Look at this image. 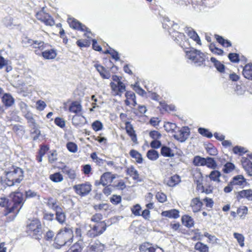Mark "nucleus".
<instances>
[{
  "label": "nucleus",
  "mask_w": 252,
  "mask_h": 252,
  "mask_svg": "<svg viewBox=\"0 0 252 252\" xmlns=\"http://www.w3.org/2000/svg\"><path fill=\"white\" fill-rule=\"evenodd\" d=\"M73 237V231L69 226H66L61 229L55 238V242L53 246L57 249L72 242Z\"/></svg>",
  "instance_id": "1"
},
{
  "label": "nucleus",
  "mask_w": 252,
  "mask_h": 252,
  "mask_svg": "<svg viewBox=\"0 0 252 252\" xmlns=\"http://www.w3.org/2000/svg\"><path fill=\"white\" fill-rule=\"evenodd\" d=\"M5 184L8 186L11 187L19 184L23 180V171L19 167H13L12 170L6 172Z\"/></svg>",
  "instance_id": "2"
},
{
  "label": "nucleus",
  "mask_w": 252,
  "mask_h": 252,
  "mask_svg": "<svg viewBox=\"0 0 252 252\" xmlns=\"http://www.w3.org/2000/svg\"><path fill=\"white\" fill-rule=\"evenodd\" d=\"M185 52L187 59L190 60L194 65L200 66L204 64L205 55L200 51L192 48Z\"/></svg>",
  "instance_id": "3"
},
{
  "label": "nucleus",
  "mask_w": 252,
  "mask_h": 252,
  "mask_svg": "<svg viewBox=\"0 0 252 252\" xmlns=\"http://www.w3.org/2000/svg\"><path fill=\"white\" fill-rule=\"evenodd\" d=\"M10 197L12 199L13 205L8 209V213H13L14 217H15L24 203L23 194L19 191H16L12 192L10 194Z\"/></svg>",
  "instance_id": "4"
},
{
  "label": "nucleus",
  "mask_w": 252,
  "mask_h": 252,
  "mask_svg": "<svg viewBox=\"0 0 252 252\" xmlns=\"http://www.w3.org/2000/svg\"><path fill=\"white\" fill-rule=\"evenodd\" d=\"M27 232L33 238L40 240L42 233L40 221L38 220H32L27 226Z\"/></svg>",
  "instance_id": "5"
},
{
  "label": "nucleus",
  "mask_w": 252,
  "mask_h": 252,
  "mask_svg": "<svg viewBox=\"0 0 252 252\" xmlns=\"http://www.w3.org/2000/svg\"><path fill=\"white\" fill-rule=\"evenodd\" d=\"M87 232V235L91 237H95L102 234L106 229V224L104 221L96 223Z\"/></svg>",
  "instance_id": "6"
},
{
  "label": "nucleus",
  "mask_w": 252,
  "mask_h": 252,
  "mask_svg": "<svg viewBox=\"0 0 252 252\" xmlns=\"http://www.w3.org/2000/svg\"><path fill=\"white\" fill-rule=\"evenodd\" d=\"M75 192L81 196H85L88 195L92 190V185L89 182L74 185L73 187Z\"/></svg>",
  "instance_id": "7"
},
{
  "label": "nucleus",
  "mask_w": 252,
  "mask_h": 252,
  "mask_svg": "<svg viewBox=\"0 0 252 252\" xmlns=\"http://www.w3.org/2000/svg\"><path fill=\"white\" fill-rule=\"evenodd\" d=\"M36 17L38 20L43 22L47 26H53L55 24L53 19L44 11V8L36 13Z\"/></svg>",
  "instance_id": "8"
},
{
  "label": "nucleus",
  "mask_w": 252,
  "mask_h": 252,
  "mask_svg": "<svg viewBox=\"0 0 252 252\" xmlns=\"http://www.w3.org/2000/svg\"><path fill=\"white\" fill-rule=\"evenodd\" d=\"M172 30L171 29H170V31H168L169 34L172 36L174 40L176 41V42L179 44L182 48H184V46H185V43H188V42L185 39V36L183 33L178 32L176 30L172 32Z\"/></svg>",
  "instance_id": "9"
},
{
  "label": "nucleus",
  "mask_w": 252,
  "mask_h": 252,
  "mask_svg": "<svg viewBox=\"0 0 252 252\" xmlns=\"http://www.w3.org/2000/svg\"><path fill=\"white\" fill-rule=\"evenodd\" d=\"M189 131L187 127H183L179 130L173 135V137L178 141L183 142H185L189 136Z\"/></svg>",
  "instance_id": "10"
},
{
  "label": "nucleus",
  "mask_w": 252,
  "mask_h": 252,
  "mask_svg": "<svg viewBox=\"0 0 252 252\" xmlns=\"http://www.w3.org/2000/svg\"><path fill=\"white\" fill-rule=\"evenodd\" d=\"M67 22L70 27L74 29L81 31H86L88 32H90L88 28L74 18H68Z\"/></svg>",
  "instance_id": "11"
},
{
  "label": "nucleus",
  "mask_w": 252,
  "mask_h": 252,
  "mask_svg": "<svg viewBox=\"0 0 252 252\" xmlns=\"http://www.w3.org/2000/svg\"><path fill=\"white\" fill-rule=\"evenodd\" d=\"M104 249V245L98 240L92 242L88 247L89 252H103Z\"/></svg>",
  "instance_id": "12"
},
{
  "label": "nucleus",
  "mask_w": 252,
  "mask_h": 252,
  "mask_svg": "<svg viewBox=\"0 0 252 252\" xmlns=\"http://www.w3.org/2000/svg\"><path fill=\"white\" fill-rule=\"evenodd\" d=\"M115 178V175L112 174L111 172H105L101 175L99 184H101L103 186H105L108 184L112 183L113 180Z\"/></svg>",
  "instance_id": "13"
},
{
  "label": "nucleus",
  "mask_w": 252,
  "mask_h": 252,
  "mask_svg": "<svg viewBox=\"0 0 252 252\" xmlns=\"http://www.w3.org/2000/svg\"><path fill=\"white\" fill-rule=\"evenodd\" d=\"M111 89L114 91H118L116 93L117 95H121V94L126 91V86L122 82H120L117 84L114 82L110 83Z\"/></svg>",
  "instance_id": "14"
},
{
  "label": "nucleus",
  "mask_w": 252,
  "mask_h": 252,
  "mask_svg": "<svg viewBox=\"0 0 252 252\" xmlns=\"http://www.w3.org/2000/svg\"><path fill=\"white\" fill-rule=\"evenodd\" d=\"M163 27L165 29H168L169 31L171 29L172 32L178 30L179 26L177 24H175L173 21H171L168 17L164 18L163 21Z\"/></svg>",
  "instance_id": "15"
},
{
  "label": "nucleus",
  "mask_w": 252,
  "mask_h": 252,
  "mask_svg": "<svg viewBox=\"0 0 252 252\" xmlns=\"http://www.w3.org/2000/svg\"><path fill=\"white\" fill-rule=\"evenodd\" d=\"M237 198L238 200L242 198H246L248 200H252V190L244 189L239 191L237 195Z\"/></svg>",
  "instance_id": "16"
},
{
  "label": "nucleus",
  "mask_w": 252,
  "mask_h": 252,
  "mask_svg": "<svg viewBox=\"0 0 252 252\" xmlns=\"http://www.w3.org/2000/svg\"><path fill=\"white\" fill-rule=\"evenodd\" d=\"M94 66L103 78L109 79L110 77L109 71H107L103 66L97 63L94 64Z\"/></svg>",
  "instance_id": "17"
},
{
  "label": "nucleus",
  "mask_w": 252,
  "mask_h": 252,
  "mask_svg": "<svg viewBox=\"0 0 252 252\" xmlns=\"http://www.w3.org/2000/svg\"><path fill=\"white\" fill-rule=\"evenodd\" d=\"M126 130L127 133L131 137V140L135 142L137 141L136 135L132 125L129 122H126Z\"/></svg>",
  "instance_id": "18"
},
{
  "label": "nucleus",
  "mask_w": 252,
  "mask_h": 252,
  "mask_svg": "<svg viewBox=\"0 0 252 252\" xmlns=\"http://www.w3.org/2000/svg\"><path fill=\"white\" fill-rule=\"evenodd\" d=\"M156 248L149 242H145L139 247L140 252H155Z\"/></svg>",
  "instance_id": "19"
},
{
  "label": "nucleus",
  "mask_w": 252,
  "mask_h": 252,
  "mask_svg": "<svg viewBox=\"0 0 252 252\" xmlns=\"http://www.w3.org/2000/svg\"><path fill=\"white\" fill-rule=\"evenodd\" d=\"M202 204V202L200 201L199 198L196 197L192 199L190 206L193 212H197L201 209Z\"/></svg>",
  "instance_id": "20"
},
{
  "label": "nucleus",
  "mask_w": 252,
  "mask_h": 252,
  "mask_svg": "<svg viewBox=\"0 0 252 252\" xmlns=\"http://www.w3.org/2000/svg\"><path fill=\"white\" fill-rule=\"evenodd\" d=\"M14 99L9 94H5L2 97V101L6 107L12 106L14 103Z\"/></svg>",
  "instance_id": "21"
},
{
  "label": "nucleus",
  "mask_w": 252,
  "mask_h": 252,
  "mask_svg": "<svg viewBox=\"0 0 252 252\" xmlns=\"http://www.w3.org/2000/svg\"><path fill=\"white\" fill-rule=\"evenodd\" d=\"M46 202H45L46 204L48 207L54 211L59 210L60 208L61 207L60 206L57 204V201L56 199H54L52 197L48 198L46 199Z\"/></svg>",
  "instance_id": "22"
},
{
  "label": "nucleus",
  "mask_w": 252,
  "mask_h": 252,
  "mask_svg": "<svg viewBox=\"0 0 252 252\" xmlns=\"http://www.w3.org/2000/svg\"><path fill=\"white\" fill-rule=\"evenodd\" d=\"M161 215L169 218L177 219L179 217V212L176 209H172L163 211L161 213Z\"/></svg>",
  "instance_id": "23"
},
{
  "label": "nucleus",
  "mask_w": 252,
  "mask_h": 252,
  "mask_svg": "<svg viewBox=\"0 0 252 252\" xmlns=\"http://www.w3.org/2000/svg\"><path fill=\"white\" fill-rule=\"evenodd\" d=\"M55 212L56 220L61 224L64 223L66 220V216L62 208L60 207L59 210H57Z\"/></svg>",
  "instance_id": "24"
},
{
  "label": "nucleus",
  "mask_w": 252,
  "mask_h": 252,
  "mask_svg": "<svg viewBox=\"0 0 252 252\" xmlns=\"http://www.w3.org/2000/svg\"><path fill=\"white\" fill-rule=\"evenodd\" d=\"M243 75L246 78L252 81V64H247L244 66Z\"/></svg>",
  "instance_id": "25"
},
{
  "label": "nucleus",
  "mask_w": 252,
  "mask_h": 252,
  "mask_svg": "<svg viewBox=\"0 0 252 252\" xmlns=\"http://www.w3.org/2000/svg\"><path fill=\"white\" fill-rule=\"evenodd\" d=\"M83 248L82 240L79 239L66 252H81Z\"/></svg>",
  "instance_id": "26"
},
{
  "label": "nucleus",
  "mask_w": 252,
  "mask_h": 252,
  "mask_svg": "<svg viewBox=\"0 0 252 252\" xmlns=\"http://www.w3.org/2000/svg\"><path fill=\"white\" fill-rule=\"evenodd\" d=\"M82 110V106L78 101L72 102L69 107V111L70 112L78 114Z\"/></svg>",
  "instance_id": "27"
},
{
  "label": "nucleus",
  "mask_w": 252,
  "mask_h": 252,
  "mask_svg": "<svg viewBox=\"0 0 252 252\" xmlns=\"http://www.w3.org/2000/svg\"><path fill=\"white\" fill-rule=\"evenodd\" d=\"M246 182L245 179L242 175H238L233 178L230 184L232 185L243 186Z\"/></svg>",
  "instance_id": "28"
},
{
  "label": "nucleus",
  "mask_w": 252,
  "mask_h": 252,
  "mask_svg": "<svg viewBox=\"0 0 252 252\" xmlns=\"http://www.w3.org/2000/svg\"><path fill=\"white\" fill-rule=\"evenodd\" d=\"M62 172L67 175L70 179H74L76 175L75 171L68 166H64L62 169Z\"/></svg>",
  "instance_id": "29"
},
{
  "label": "nucleus",
  "mask_w": 252,
  "mask_h": 252,
  "mask_svg": "<svg viewBox=\"0 0 252 252\" xmlns=\"http://www.w3.org/2000/svg\"><path fill=\"white\" fill-rule=\"evenodd\" d=\"M84 120H86L85 117L82 115H75L72 119V124L76 126H79L84 124Z\"/></svg>",
  "instance_id": "30"
},
{
  "label": "nucleus",
  "mask_w": 252,
  "mask_h": 252,
  "mask_svg": "<svg viewBox=\"0 0 252 252\" xmlns=\"http://www.w3.org/2000/svg\"><path fill=\"white\" fill-rule=\"evenodd\" d=\"M182 221L183 224L187 227H191L194 224L193 219L189 216L185 215L182 217Z\"/></svg>",
  "instance_id": "31"
},
{
  "label": "nucleus",
  "mask_w": 252,
  "mask_h": 252,
  "mask_svg": "<svg viewBox=\"0 0 252 252\" xmlns=\"http://www.w3.org/2000/svg\"><path fill=\"white\" fill-rule=\"evenodd\" d=\"M180 177L178 175H175L169 178L166 180V184L169 187H174L180 182Z\"/></svg>",
  "instance_id": "32"
},
{
  "label": "nucleus",
  "mask_w": 252,
  "mask_h": 252,
  "mask_svg": "<svg viewBox=\"0 0 252 252\" xmlns=\"http://www.w3.org/2000/svg\"><path fill=\"white\" fill-rule=\"evenodd\" d=\"M43 57L46 59H53L57 56V53L55 50L51 49L46 50L42 53Z\"/></svg>",
  "instance_id": "33"
},
{
  "label": "nucleus",
  "mask_w": 252,
  "mask_h": 252,
  "mask_svg": "<svg viewBox=\"0 0 252 252\" xmlns=\"http://www.w3.org/2000/svg\"><path fill=\"white\" fill-rule=\"evenodd\" d=\"M210 61L214 63V66L219 71L223 72L224 71L225 66L220 61H218L214 57H212Z\"/></svg>",
  "instance_id": "34"
},
{
  "label": "nucleus",
  "mask_w": 252,
  "mask_h": 252,
  "mask_svg": "<svg viewBox=\"0 0 252 252\" xmlns=\"http://www.w3.org/2000/svg\"><path fill=\"white\" fill-rule=\"evenodd\" d=\"M161 154L165 157H172L174 156L172 150L169 147L163 146L161 148Z\"/></svg>",
  "instance_id": "35"
},
{
  "label": "nucleus",
  "mask_w": 252,
  "mask_h": 252,
  "mask_svg": "<svg viewBox=\"0 0 252 252\" xmlns=\"http://www.w3.org/2000/svg\"><path fill=\"white\" fill-rule=\"evenodd\" d=\"M129 155L132 158H134L138 163H141L142 162L143 158H142V156L137 151L131 150L129 152Z\"/></svg>",
  "instance_id": "36"
},
{
  "label": "nucleus",
  "mask_w": 252,
  "mask_h": 252,
  "mask_svg": "<svg viewBox=\"0 0 252 252\" xmlns=\"http://www.w3.org/2000/svg\"><path fill=\"white\" fill-rule=\"evenodd\" d=\"M205 165L208 167L213 169H215L217 168V164L214 159L212 158L208 157L205 158Z\"/></svg>",
  "instance_id": "37"
},
{
  "label": "nucleus",
  "mask_w": 252,
  "mask_h": 252,
  "mask_svg": "<svg viewBox=\"0 0 252 252\" xmlns=\"http://www.w3.org/2000/svg\"><path fill=\"white\" fill-rule=\"evenodd\" d=\"M195 249L200 252H209V248L207 245L201 242H197L195 245Z\"/></svg>",
  "instance_id": "38"
},
{
  "label": "nucleus",
  "mask_w": 252,
  "mask_h": 252,
  "mask_svg": "<svg viewBox=\"0 0 252 252\" xmlns=\"http://www.w3.org/2000/svg\"><path fill=\"white\" fill-rule=\"evenodd\" d=\"M158 152L154 149L150 150L147 153L148 158L151 160L157 159L158 158Z\"/></svg>",
  "instance_id": "39"
},
{
  "label": "nucleus",
  "mask_w": 252,
  "mask_h": 252,
  "mask_svg": "<svg viewBox=\"0 0 252 252\" xmlns=\"http://www.w3.org/2000/svg\"><path fill=\"white\" fill-rule=\"evenodd\" d=\"M221 175L220 172L218 170H213L209 175V177L211 180L219 182L220 181V177Z\"/></svg>",
  "instance_id": "40"
},
{
  "label": "nucleus",
  "mask_w": 252,
  "mask_h": 252,
  "mask_svg": "<svg viewBox=\"0 0 252 252\" xmlns=\"http://www.w3.org/2000/svg\"><path fill=\"white\" fill-rule=\"evenodd\" d=\"M50 179L54 182L59 183L63 181V178L61 174L59 172L50 175Z\"/></svg>",
  "instance_id": "41"
},
{
  "label": "nucleus",
  "mask_w": 252,
  "mask_h": 252,
  "mask_svg": "<svg viewBox=\"0 0 252 252\" xmlns=\"http://www.w3.org/2000/svg\"><path fill=\"white\" fill-rule=\"evenodd\" d=\"M205 158L196 156L194 158L193 163L195 166H204L205 165Z\"/></svg>",
  "instance_id": "42"
},
{
  "label": "nucleus",
  "mask_w": 252,
  "mask_h": 252,
  "mask_svg": "<svg viewBox=\"0 0 252 252\" xmlns=\"http://www.w3.org/2000/svg\"><path fill=\"white\" fill-rule=\"evenodd\" d=\"M235 168V165L231 162H226L223 168V171L225 173H229L232 172Z\"/></svg>",
  "instance_id": "43"
},
{
  "label": "nucleus",
  "mask_w": 252,
  "mask_h": 252,
  "mask_svg": "<svg viewBox=\"0 0 252 252\" xmlns=\"http://www.w3.org/2000/svg\"><path fill=\"white\" fill-rule=\"evenodd\" d=\"M234 237L235 239H236L238 243L239 244L240 246L241 247L244 246V236L240 233L235 232L233 234Z\"/></svg>",
  "instance_id": "44"
},
{
  "label": "nucleus",
  "mask_w": 252,
  "mask_h": 252,
  "mask_svg": "<svg viewBox=\"0 0 252 252\" xmlns=\"http://www.w3.org/2000/svg\"><path fill=\"white\" fill-rule=\"evenodd\" d=\"M92 127L94 130L98 131L102 129L103 124L100 121L96 120L92 123Z\"/></svg>",
  "instance_id": "45"
},
{
  "label": "nucleus",
  "mask_w": 252,
  "mask_h": 252,
  "mask_svg": "<svg viewBox=\"0 0 252 252\" xmlns=\"http://www.w3.org/2000/svg\"><path fill=\"white\" fill-rule=\"evenodd\" d=\"M207 153L211 156H216L218 154V151L216 148L212 144L208 145L206 147Z\"/></svg>",
  "instance_id": "46"
},
{
  "label": "nucleus",
  "mask_w": 252,
  "mask_h": 252,
  "mask_svg": "<svg viewBox=\"0 0 252 252\" xmlns=\"http://www.w3.org/2000/svg\"><path fill=\"white\" fill-rule=\"evenodd\" d=\"M198 132L204 136H206L208 138H211L213 136L212 133L210 132L207 129L200 127L198 129Z\"/></svg>",
  "instance_id": "47"
},
{
  "label": "nucleus",
  "mask_w": 252,
  "mask_h": 252,
  "mask_svg": "<svg viewBox=\"0 0 252 252\" xmlns=\"http://www.w3.org/2000/svg\"><path fill=\"white\" fill-rule=\"evenodd\" d=\"M189 36L192 38L193 40L195 41L198 44H201L200 38L197 34L194 31H191L190 30L188 32Z\"/></svg>",
  "instance_id": "48"
},
{
  "label": "nucleus",
  "mask_w": 252,
  "mask_h": 252,
  "mask_svg": "<svg viewBox=\"0 0 252 252\" xmlns=\"http://www.w3.org/2000/svg\"><path fill=\"white\" fill-rule=\"evenodd\" d=\"M248 213V208L245 206L240 208L237 209V214L241 219H244Z\"/></svg>",
  "instance_id": "49"
},
{
  "label": "nucleus",
  "mask_w": 252,
  "mask_h": 252,
  "mask_svg": "<svg viewBox=\"0 0 252 252\" xmlns=\"http://www.w3.org/2000/svg\"><path fill=\"white\" fill-rule=\"evenodd\" d=\"M68 150L72 153H75L77 151V146L73 142H68L66 144Z\"/></svg>",
  "instance_id": "50"
},
{
  "label": "nucleus",
  "mask_w": 252,
  "mask_h": 252,
  "mask_svg": "<svg viewBox=\"0 0 252 252\" xmlns=\"http://www.w3.org/2000/svg\"><path fill=\"white\" fill-rule=\"evenodd\" d=\"M128 174L133 177L135 180L137 179L139 177L138 171L133 167L128 169Z\"/></svg>",
  "instance_id": "51"
},
{
  "label": "nucleus",
  "mask_w": 252,
  "mask_h": 252,
  "mask_svg": "<svg viewBox=\"0 0 252 252\" xmlns=\"http://www.w3.org/2000/svg\"><path fill=\"white\" fill-rule=\"evenodd\" d=\"M233 151L234 154H239V155H242L247 152L245 148L239 146H235L234 147Z\"/></svg>",
  "instance_id": "52"
},
{
  "label": "nucleus",
  "mask_w": 252,
  "mask_h": 252,
  "mask_svg": "<svg viewBox=\"0 0 252 252\" xmlns=\"http://www.w3.org/2000/svg\"><path fill=\"white\" fill-rule=\"evenodd\" d=\"M55 123L61 128H63L65 126V121L60 117H57L55 119Z\"/></svg>",
  "instance_id": "53"
},
{
  "label": "nucleus",
  "mask_w": 252,
  "mask_h": 252,
  "mask_svg": "<svg viewBox=\"0 0 252 252\" xmlns=\"http://www.w3.org/2000/svg\"><path fill=\"white\" fill-rule=\"evenodd\" d=\"M230 61L233 63H238L239 61V55L236 53H230L228 55Z\"/></svg>",
  "instance_id": "54"
},
{
  "label": "nucleus",
  "mask_w": 252,
  "mask_h": 252,
  "mask_svg": "<svg viewBox=\"0 0 252 252\" xmlns=\"http://www.w3.org/2000/svg\"><path fill=\"white\" fill-rule=\"evenodd\" d=\"M121 200V196L117 195H113L110 199L111 202L115 205H117L118 204L120 203Z\"/></svg>",
  "instance_id": "55"
},
{
  "label": "nucleus",
  "mask_w": 252,
  "mask_h": 252,
  "mask_svg": "<svg viewBox=\"0 0 252 252\" xmlns=\"http://www.w3.org/2000/svg\"><path fill=\"white\" fill-rule=\"evenodd\" d=\"M28 123L29 125V126L34 130V131L35 133H36L37 130H38V126L35 123V121L34 120V119L32 118L30 120H28Z\"/></svg>",
  "instance_id": "56"
},
{
  "label": "nucleus",
  "mask_w": 252,
  "mask_h": 252,
  "mask_svg": "<svg viewBox=\"0 0 252 252\" xmlns=\"http://www.w3.org/2000/svg\"><path fill=\"white\" fill-rule=\"evenodd\" d=\"M156 198L159 202L161 203L164 202L166 200V195L162 192H158Z\"/></svg>",
  "instance_id": "57"
},
{
  "label": "nucleus",
  "mask_w": 252,
  "mask_h": 252,
  "mask_svg": "<svg viewBox=\"0 0 252 252\" xmlns=\"http://www.w3.org/2000/svg\"><path fill=\"white\" fill-rule=\"evenodd\" d=\"M102 219V215L101 214H95L93 215L91 218V220L94 222L97 223L100 222L101 220Z\"/></svg>",
  "instance_id": "58"
},
{
  "label": "nucleus",
  "mask_w": 252,
  "mask_h": 252,
  "mask_svg": "<svg viewBox=\"0 0 252 252\" xmlns=\"http://www.w3.org/2000/svg\"><path fill=\"white\" fill-rule=\"evenodd\" d=\"M55 236V233L52 230H48L45 234L44 238L46 241H52Z\"/></svg>",
  "instance_id": "59"
},
{
  "label": "nucleus",
  "mask_w": 252,
  "mask_h": 252,
  "mask_svg": "<svg viewBox=\"0 0 252 252\" xmlns=\"http://www.w3.org/2000/svg\"><path fill=\"white\" fill-rule=\"evenodd\" d=\"M32 44L34 48H38L42 50L43 49L44 43L41 41L34 40L33 41V43H32Z\"/></svg>",
  "instance_id": "60"
},
{
  "label": "nucleus",
  "mask_w": 252,
  "mask_h": 252,
  "mask_svg": "<svg viewBox=\"0 0 252 252\" xmlns=\"http://www.w3.org/2000/svg\"><path fill=\"white\" fill-rule=\"evenodd\" d=\"M141 210V207L139 205L137 204L131 208V211L135 216H140V211Z\"/></svg>",
  "instance_id": "61"
},
{
  "label": "nucleus",
  "mask_w": 252,
  "mask_h": 252,
  "mask_svg": "<svg viewBox=\"0 0 252 252\" xmlns=\"http://www.w3.org/2000/svg\"><path fill=\"white\" fill-rule=\"evenodd\" d=\"M26 196L27 198H32L36 196L38 197V198H39V195L36 192L31 189L26 191Z\"/></svg>",
  "instance_id": "62"
},
{
  "label": "nucleus",
  "mask_w": 252,
  "mask_h": 252,
  "mask_svg": "<svg viewBox=\"0 0 252 252\" xmlns=\"http://www.w3.org/2000/svg\"><path fill=\"white\" fill-rule=\"evenodd\" d=\"M36 104L37 109L39 111L43 110L46 106V104L45 102L42 100H38L36 102Z\"/></svg>",
  "instance_id": "63"
},
{
  "label": "nucleus",
  "mask_w": 252,
  "mask_h": 252,
  "mask_svg": "<svg viewBox=\"0 0 252 252\" xmlns=\"http://www.w3.org/2000/svg\"><path fill=\"white\" fill-rule=\"evenodd\" d=\"M150 136L154 140H157L161 137V134L157 131H152L150 132Z\"/></svg>",
  "instance_id": "64"
}]
</instances>
